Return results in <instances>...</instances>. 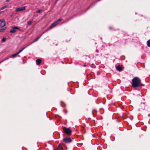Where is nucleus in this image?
<instances>
[{
    "label": "nucleus",
    "mask_w": 150,
    "mask_h": 150,
    "mask_svg": "<svg viewBox=\"0 0 150 150\" xmlns=\"http://www.w3.org/2000/svg\"><path fill=\"white\" fill-rule=\"evenodd\" d=\"M132 86L133 88H136L140 86L141 80L137 77H134L132 80Z\"/></svg>",
    "instance_id": "obj_1"
},
{
    "label": "nucleus",
    "mask_w": 150,
    "mask_h": 150,
    "mask_svg": "<svg viewBox=\"0 0 150 150\" xmlns=\"http://www.w3.org/2000/svg\"><path fill=\"white\" fill-rule=\"evenodd\" d=\"M63 130L64 133L70 136L71 134L72 131L69 128L64 127L63 128Z\"/></svg>",
    "instance_id": "obj_2"
},
{
    "label": "nucleus",
    "mask_w": 150,
    "mask_h": 150,
    "mask_svg": "<svg viewBox=\"0 0 150 150\" xmlns=\"http://www.w3.org/2000/svg\"><path fill=\"white\" fill-rule=\"evenodd\" d=\"M25 6L20 7H17L16 8V12L22 11L25 10Z\"/></svg>",
    "instance_id": "obj_3"
},
{
    "label": "nucleus",
    "mask_w": 150,
    "mask_h": 150,
    "mask_svg": "<svg viewBox=\"0 0 150 150\" xmlns=\"http://www.w3.org/2000/svg\"><path fill=\"white\" fill-rule=\"evenodd\" d=\"M63 141L66 143H70L71 142L72 140L70 138H64L63 139Z\"/></svg>",
    "instance_id": "obj_4"
},
{
    "label": "nucleus",
    "mask_w": 150,
    "mask_h": 150,
    "mask_svg": "<svg viewBox=\"0 0 150 150\" xmlns=\"http://www.w3.org/2000/svg\"><path fill=\"white\" fill-rule=\"evenodd\" d=\"M1 23L0 24V26L1 27H3L6 25V22L5 20L4 19H1L0 20Z\"/></svg>",
    "instance_id": "obj_5"
},
{
    "label": "nucleus",
    "mask_w": 150,
    "mask_h": 150,
    "mask_svg": "<svg viewBox=\"0 0 150 150\" xmlns=\"http://www.w3.org/2000/svg\"><path fill=\"white\" fill-rule=\"evenodd\" d=\"M19 29V28L17 26L13 27L12 28V29L10 31V32L11 33H14L16 32V29Z\"/></svg>",
    "instance_id": "obj_6"
},
{
    "label": "nucleus",
    "mask_w": 150,
    "mask_h": 150,
    "mask_svg": "<svg viewBox=\"0 0 150 150\" xmlns=\"http://www.w3.org/2000/svg\"><path fill=\"white\" fill-rule=\"evenodd\" d=\"M57 24V22H56V21H54V22H53L52 24L50 26V28L51 29L53 27H55L56 26Z\"/></svg>",
    "instance_id": "obj_7"
},
{
    "label": "nucleus",
    "mask_w": 150,
    "mask_h": 150,
    "mask_svg": "<svg viewBox=\"0 0 150 150\" xmlns=\"http://www.w3.org/2000/svg\"><path fill=\"white\" fill-rule=\"evenodd\" d=\"M116 69L119 71H121L122 70V69L120 65H118L116 67Z\"/></svg>",
    "instance_id": "obj_8"
},
{
    "label": "nucleus",
    "mask_w": 150,
    "mask_h": 150,
    "mask_svg": "<svg viewBox=\"0 0 150 150\" xmlns=\"http://www.w3.org/2000/svg\"><path fill=\"white\" fill-rule=\"evenodd\" d=\"M41 62V60L40 59H37L36 61V62L37 65H39Z\"/></svg>",
    "instance_id": "obj_9"
},
{
    "label": "nucleus",
    "mask_w": 150,
    "mask_h": 150,
    "mask_svg": "<svg viewBox=\"0 0 150 150\" xmlns=\"http://www.w3.org/2000/svg\"><path fill=\"white\" fill-rule=\"evenodd\" d=\"M29 45L27 46H26L25 47H23V48H22L21 50H20V51H19L18 52H17V54H19L24 49H25L26 47H28V46H29V45Z\"/></svg>",
    "instance_id": "obj_10"
},
{
    "label": "nucleus",
    "mask_w": 150,
    "mask_h": 150,
    "mask_svg": "<svg viewBox=\"0 0 150 150\" xmlns=\"http://www.w3.org/2000/svg\"><path fill=\"white\" fill-rule=\"evenodd\" d=\"M58 150H64L63 147L61 144H59L57 147Z\"/></svg>",
    "instance_id": "obj_11"
},
{
    "label": "nucleus",
    "mask_w": 150,
    "mask_h": 150,
    "mask_svg": "<svg viewBox=\"0 0 150 150\" xmlns=\"http://www.w3.org/2000/svg\"><path fill=\"white\" fill-rule=\"evenodd\" d=\"M42 35V34L39 37H38L37 38H36L35 40H34L33 41V42L32 43H33V42H34L37 41L40 38V37L41 36V35Z\"/></svg>",
    "instance_id": "obj_12"
},
{
    "label": "nucleus",
    "mask_w": 150,
    "mask_h": 150,
    "mask_svg": "<svg viewBox=\"0 0 150 150\" xmlns=\"http://www.w3.org/2000/svg\"><path fill=\"white\" fill-rule=\"evenodd\" d=\"M146 43L147 46L150 47V39L147 41Z\"/></svg>",
    "instance_id": "obj_13"
},
{
    "label": "nucleus",
    "mask_w": 150,
    "mask_h": 150,
    "mask_svg": "<svg viewBox=\"0 0 150 150\" xmlns=\"http://www.w3.org/2000/svg\"><path fill=\"white\" fill-rule=\"evenodd\" d=\"M18 55V54H17V53H15L14 54H12L11 56V57H12V58L15 57Z\"/></svg>",
    "instance_id": "obj_14"
},
{
    "label": "nucleus",
    "mask_w": 150,
    "mask_h": 150,
    "mask_svg": "<svg viewBox=\"0 0 150 150\" xmlns=\"http://www.w3.org/2000/svg\"><path fill=\"white\" fill-rule=\"evenodd\" d=\"M62 20V19L61 18H59L56 21V22H57V24H58V22L59 21H60Z\"/></svg>",
    "instance_id": "obj_15"
},
{
    "label": "nucleus",
    "mask_w": 150,
    "mask_h": 150,
    "mask_svg": "<svg viewBox=\"0 0 150 150\" xmlns=\"http://www.w3.org/2000/svg\"><path fill=\"white\" fill-rule=\"evenodd\" d=\"M7 7V6H3V7H2L0 9L1 10H2L4 9V8H6V7Z\"/></svg>",
    "instance_id": "obj_16"
},
{
    "label": "nucleus",
    "mask_w": 150,
    "mask_h": 150,
    "mask_svg": "<svg viewBox=\"0 0 150 150\" xmlns=\"http://www.w3.org/2000/svg\"><path fill=\"white\" fill-rule=\"evenodd\" d=\"M32 23V21H30L27 22V23L28 25H30Z\"/></svg>",
    "instance_id": "obj_17"
},
{
    "label": "nucleus",
    "mask_w": 150,
    "mask_h": 150,
    "mask_svg": "<svg viewBox=\"0 0 150 150\" xmlns=\"http://www.w3.org/2000/svg\"><path fill=\"white\" fill-rule=\"evenodd\" d=\"M5 30V28H4L0 29V32H2L4 31Z\"/></svg>",
    "instance_id": "obj_18"
},
{
    "label": "nucleus",
    "mask_w": 150,
    "mask_h": 150,
    "mask_svg": "<svg viewBox=\"0 0 150 150\" xmlns=\"http://www.w3.org/2000/svg\"><path fill=\"white\" fill-rule=\"evenodd\" d=\"M6 40V39L5 38H3L2 40V42H4Z\"/></svg>",
    "instance_id": "obj_19"
},
{
    "label": "nucleus",
    "mask_w": 150,
    "mask_h": 150,
    "mask_svg": "<svg viewBox=\"0 0 150 150\" xmlns=\"http://www.w3.org/2000/svg\"><path fill=\"white\" fill-rule=\"evenodd\" d=\"M42 10H38L37 11H36V12L37 13H40L41 11H42Z\"/></svg>",
    "instance_id": "obj_20"
},
{
    "label": "nucleus",
    "mask_w": 150,
    "mask_h": 150,
    "mask_svg": "<svg viewBox=\"0 0 150 150\" xmlns=\"http://www.w3.org/2000/svg\"><path fill=\"white\" fill-rule=\"evenodd\" d=\"M144 85L142 83H140V86H144Z\"/></svg>",
    "instance_id": "obj_21"
},
{
    "label": "nucleus",
    "mask_w": 150,
    "mask_h": 150,
    "mask_svg": "<svg viewBox=\"0 0 150 150\" xmlns=\"http://www.w3.org/2000/svg\"><path fill=\"white\" fill-rule=\"evenodd\" d=\"M96 52H99V51H98V50H96Z\"/></svg>",
    "instance_id": "obj_22"
},
{
    "label": "nucleus",
    "mask_w": 150,
    "mask_h": 150,
    "mask_svg": "<svg viewBox=\"0 0 150 150\" xmlns=\"http://www.w3.org/2000/svg\"><path fill=\"white\" fill-rule=\"evenodd\" d=\"M54 150H58V149L57 148H55L54 149Z\"/></svg>",
    "instance_id": "obj_23"
},
{
    "label": "nucleus",
    "mask_w": 150,
    "mask_h": 150,
    "mask_svg": "<svg viewBox=\"0 0 150 150\" xmlns=\"http://www.w3.org/2000/svg\"><path fill=\"white\" fill-rule=\"evenodd\" d=\"M10 0H6V2H8Z\"/></svg>",
    "instance_id": "obj_24"
},
{
    "label": "nucleus",
    "mask_w": 150,
    "mask_h": 150,
    "mask_svg": "<svg viewBox=\"0 0 150 150\" xmlns=\"http://www.w3.org/2000/svg\"><path fill=\"white\" fill-rule=\"evenodd\" d=\"M3 12H4V11H0V14H1Z\"/></svg>",
    "instance_id": "obj_25"
},
{
    "label": "nucleus",
    "mask_w": 150,
    "mask_h": 150,
    "mask_svg": "<svg viewBox=\"0 0 150 150\" xmlns=\"http://www.w3.org/2000/svg\"><path fill=\"white\" fill-rule=\"evenodd\" d=\"M109 28H110V30L112 29V27H109Z\"/></svg>",
    "instance_id": "obj_26"
},
{
    "label": "nucleus",
    "mask_w": 150,
    "mask_h": 150,
    "mask_svg": "<svg viewBox=\"0 0 150 150\" xmlns=\"http://www.w3.org/2000/svg\"><path fill=\"white\" fill-rule=\"evenodd\" d=\"M83 66V67H86V64H84Z\"/></svg>",
    "instance_id": "obj_27"
},
{
    "label": "nucleus",
    "mask_w": 150,
    "mask_h": 150,
    "mask_svg": "<svg viewBox=\"0 0 150 150\" xmlns=\"http://www.w3.org/2000/svg\"><path fill=\"white\" fill-rule=\"evenodd\" d=\"M92 6H89V8H90V7H92Z\"/></svg>",
    "instance_id": "obj_28"
},
{
    "label": "nucleus",
    "mask_w": 150,
    "mask_h": 150,
    "mask_svg": "<svg viewBox=\"0 0 150 150\" xmlns=\"http://www.w3.org/2000/svg\"><path fill=\"white\" fill-rule=\"evenodd\" d=\"M93 64H92V65H93Z\"/></svg>",
    "instance_id": "obj_29"
}]
</instances>
